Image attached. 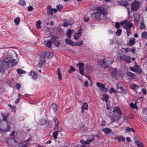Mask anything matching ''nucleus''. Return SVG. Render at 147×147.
Masks as SVG:
<instances>
[{
  "label": "nucleus",
  "instance_id": "nucleus-1",
  "mask_svg": "<svg viewBox=\"0 0 147 147\" xmlns=\"http://www.w3.org/2000/svg\"><path fill=\"white\" fill-rule=\"evenodd\" d=\"M14 55L16 56V58H18L17 54L14 51H9L6 58L0 61V71L1 73H4L9 67L15 65L17 63L18 60L13 57Z\"/></svg>",
  "mask_w": 147,
  "mask_h": 147
},
{
  "label": "nucleus",
  "instance_id": "nucleus-2",
  "mask_svg": "<svg viewBox=\"0 0 147 147\" xmlns=\"http://www.w3.org/2000/svg\"><path fill=\"white\" fill-rule=\"evenodd\" d=\"M96 9L97 11L91 15L92 18H96L99 21L107 19V11L105 8V5H102L100 7H98L96 8Z\"/></svg>",
  "mask_w": 147,
  "mask_h": 147
},
{
  "label": "nucleus",
  "instance_id": "nucleus-3",
  "mask_svg": "<svg viewBox=\"0 0 147 147\" xmlns=\"http://www.w3.org/2000/svg\"><path fill=\"white\" fill-rule=\"evenodd\" d=\"M113 109V111L111 113L110 115L112 122L119 119L121 115V112L119 107H114Z\"/></svg>",
  "mask_w": 147,
  "mask_h": 147
},
{
  "label": "nucleus",
  "instance_id": "nucleus-4",
  "mask_svg": "<svg viewBox=\"0 0 147 147\" xmlns=\"http://www.w3.org/2000/svg\"><path fill=\"white\" fill-rule=\"evenodd\" d=\"M111 59L108 57L104 59L103 61L100 60L98 62V63L100 65L107 67L109 65L112 64Z\"/></svg>",
  "mask_w": 147,
  "mask_h": 147
},
{
  "label": "nucleus",
  "instance_id": "nucleus-5",
  "mask_svg": "<svg viewBox=\"0 0 147 147\" xmlns=\"http://www.w3.org/2000/svg\"><path fill=\"white\" fill-rule=\"evenodd\" d=\"M3 117V121L6 123L7 128V129H2L0 128V129L1 131L3 132H6L7 131H9L10 129V127L9 126L8 122L7 121V116L5 115L4 114H1Z\"/></svg>",
  "mask_w": 147,
  "mask_h": 147
},
{
  "label": "nucleus",
  "instance_id": "nucleus-6",
  "mask_svg": "<svg viewBox=\"0 0 147 147\" xmlns=\"http://www.w3.org/2000/svg\"><path fill=\"white\" fill-rule=\"evenodd\" d=\"M140 3L135 1L131 5V10L133 11H136L138 10L139 7Z\"/></svg>",
  "mask_w": 147,
  "mask_h": 147
},
{
  "label": "nucleus",
  "instance_id": "nucleus-7",
  "mask_svg": "<svg viewBox=\"0 0 147 147\" xmlns=\"http://www.w3.org/2000/svg\"><path fill=\"white\" fill-rule=\"evenodd\" d=\"M6 143L10 146H14L17 145L19 143L14 138H10L8 139L6 141Z\"/></svg>",
  "mask_w": 147,
  "mask_h": 147
},
{
  "label": "nucleus",
  "instance_id": "nucleus-8",
  "mask_svg": "<svg viewBox=\"0 0 147 147\" xmlns=\"http://www.w3.org/2000/svg\"><path fill=\"white\" fill-rule=\"evenodd\" d=\"M47 14L49 15L53 16V13H56L57 10L56 9H53L51 6H48L47 7Z\"/></svg>",
  "mask_w": 147,
  "mask_h": 147
},
{
  "label": "nucleus",
  "instance_id": "nucleus-9",
  "mask_svg": "<svg viewBox=\"0 0 147 147\" xmlns=\"http://www.w3.org/2000/svg\"><path fill=\"white\" fill-rule=\"evenodd\" d=\"M45 57L43 56L41 54L40 57V59L39 62L38 64V66L40 67H42L45 63Z\"/></svg>",
  "mask_w": 147,
  "mask_h": 147
},
{
  "label": "nucleus",
  "instance_id": "nucleus-10",
  "mask_svg": "<svg viewBox=\"0 0 147 147\" xmlns=\"http://www.w3.org/2000/svg\"><path fill=\"white\" fill-rule=\"evenodd\" d=\"M41 54L45 57V58L46 57L48 59L51 58L53 56V54L49 51H45Z\"/></svg>",
  "mask_w": 147,
  "mask_h": 147
},
{
  "label": "nucleus",
  "instance_id": "nucleus-11",
  "mask_svg": "<svg viewBox=\"0 0 147 147\" xmlns=\"http://www.w3.org/2000/svg\"><path fill=\"white\" fill-rule=\"evenodd\" d=\"M92 138L86 141H84L83 140H82L80 141V142L82 144H89L90 142L93 141L94 140V138L93 136H90Z\"/></svg>",
  "mask_w": 147,
  "mask_h": 147
},
{
  "label": "nucleus",
  "instance_id": "nucleus-12",
  "mask_svg": "<svg viewBox=\"0 0 147 147\" xmlns=\"http://www.w3.org/2000/svg\"><path fill=\"white\" fill-rule=\"evenodd\" d=\"M83 32V30L82 28L80 29L78 32L76 33L74 36V38L75 39L78 40L81 36V34Z\"/></svg>",
  "mask_w": 147,
  "mask_h": 147
},
{
  "label": "nucleus",
  "instance_id": "nucleus-13",
  "mask_svg": "<svg viewBox=\"0 0 147 147\" xmlns=\"http://www.w3.org/2000/svg\"><path fill=\"white\" fill-rule=\"evenodd\" d=\"M52 43L55 42V45L57 47H58L59 46V43L58 42V38L56 36H55L52 38L50 40Z\"/></svg>",
  "mask_w": 147,
  "mask_h": 147
},
{
  "label": "nucleus",
  "instance_id": "nucleus-14",
  "mask_svg": "<svg viewBox=\"0 0 147 147\" xmlns=\"http://www.w3.org/2000/svg\"><path fill=\"white\" fill-rule=\"evenodd\" d=\"M119 58L122 60H124L128 63H130L131 62L130 57H129L126 56L124 55L119 56Z\"/></svg>",
  "mask_w": 147,
  "mask_h": 147
},
{
  "label": "nucleus",
  "instance_id": "nucleus-15",
  "mask_svg": "<svg viewBox=\"0 0 147 147\" xmlns=\"http://www.w3.org/2000/svg\"><path fill=\"white\" fill-rule=\"evenodd\" d=\"M29 75L31 78L34 80L36 79L37 77V73L32 71L29 73Z\"/></svg>",
  "mask_w": 147,
  "mask_h": 147
},
{
  "label": "nucleus",
  "instance_id": "nucleus-16",
  "mask_svg": "<svg viewBox=\"0 0 147 147\" xmlns=\"http://www.w3.org/2000/svg\"><path fill=\"white\" fill-rule=\"evenodd\" d=\"M117 92H118L126 93L125 89L121 86L119 87L118 85L117 86Z\"/></svg>",
  "mask_w": 147,
  "mask_h": 147
},
{
  "label": "nucleus",
  "instance_id": "nucleus-17",
  "mask_svg": "<svg viewBox=\"0 0 147 147\" xmlns=\"http://www.w3.org/2000/svg\"><path fill=\"white\" fill-rule=\"evenodd\" d=\"M73 32H74V30H71L70 29H68L66 31V34L69 38H71Z\"/></svg>",
  "mask_w": 147,
  "mask_h": 147
},
{
  "label": "nucleus",
  "instance_id": "nucleus-18",
  "mask_svg": "<svg viewBox=\"0 0 147 147\" xmlns=\"http://www.w3.org/2000/svg\"><path fill=\"white\" fill-rule=\"evenodd\" d=\"M129 42L130 46H133L135 43V39L134 38H131L129 39Z\"/></svg>",
  "mask_w": 147,
  "mask_h": 147
},
{
  "label": "nucleus",
  "instance_id": "nucleus-19",
  "mask_svg": "<svg viewBox=\"0 0 147 147\" xmlns=\"http://www.w3.org/2000/svg\"><path fill=\"white\" fill-rule=\"evenodd\" d=\"M117 3L119 5H121L123 6H126L127 5V3L122 1H117Z\"/></svg>",
  "mask_w": 147,
  "mask_h": 147
},
{
  "label": "nucleus",
  "instance_id": "nucleus-20",
  "mask_svg": "<svg viewBox=\"0 0 147 147\" xmlns=\"http://www.w3.org/2000/svg\"><path fill=\"white\" fill-rule=\"evenodd\" d=\"M102 131L104 132L105 133L107 134H109L110 132L112 131V130L111 129L109 128H104L102 129Z\"/></svg>",
  "mask_w": 147,
  "mask_h": 147
},
{
  "label": "nucleus",
  "instance_id": "nucleus-21",
  "mask_svg": "<svg viewBox=\"0 0 147 147\" xmlns=\"http://www.w3.org/2000/svg\"><path fill=\"white\" fill-rule=\"evenodd\" d=\"M134 67L136 69V71H137V73L139 74H140L142 72V70L140 69V67L138 65H136L134 66Z\"/></svg>",
  "mask_w": 147,
  "mask_h": 147
},
{
  "label": "nucleus",
  "instance_id": "nucleus-22",
  "mask_svg": "<svg viewBox=\"0 0 147 147\" xmlns=\"http://www.w3.org/2000/svg\"><path fill=\"white\" fill-rule=\"evenodd\" d=\"M110 71L112 73V76L114 77L116 75V74L117 71L116 69L115 68H112L110 69Z\"/></svg>",
  "mask_w": 147,
  "mask_h": 147
},
{
  "label": "nucleus",
  "instance_id": "nucleus-23",
  "mask_svg": "<svg viewBox=\"0 0 147 147\" xmlns=\"http://www.w3.org/2000/svg\"><path fill=\"white\" fill-rule=\"evenodd\" d=\"M57 72L58 75V79L59 80H61L62 77L60 68H58Z\"/></svg>",
  "mask_w": 147,
  "mask_h": 147
},
{
  "label": "nucleus",
  "instance_id": "nucleus-24",
  "mask_svg": "<svg viewBox=\"0 0 147 147\" xmlns=\"http://www.w3.org/2000/svg\"><path fill=\"white\" fill-rule=\"evenodd\" d=\"M54 130L57 131L58 132H61L62 131V129L61 127L59 126V125L57 126H55L54 128Z\"/></svg>",
  "mask_w": 147,
  "mask_h": 147
},
{
  "label": "nucleus",
  "instance_id": "nucleus-25",
  "mask_svg": "<svg viewBox=\"0 0 147 147\" xmlns=\"http://www.w3.org/2000/svg\"><path fill=\"white\" fill-rule=\"evenodd\" d=\"M20 18L19 17H17L14 20L15 24L16 25H18L20 22Z\"/></svg>",
  "mask_w": 147,
  "mask_h": 147
},
{
  "label": "nucleus",
  "instance_id": "nucleus-26",
  "mask_svg": "<svg viewBox=\"0 0 147 147\" xmlns=\"http://www.w3.org/2000/svg\"><path fill=\"white\" fill-rule=\"evenodd\" d=\"M130 88L131 89L136 90L138 88V86L136 84H133L130 85Z\"/></svg>",
  "mask_w": 147,
  "mask_h": 147
},
{
  "label": "nucleus",
  "instance_id": "nucleus-27",
  "mask_svg": "<svg viewBox=\"0 0 147 147\" xmlns=\"http://www.w3.org/2000/svg\"><path fill=\"white\" fill-rule=\"evenodd\" d=\"M96 85L98 87L100 88V89L102 88H104V87L105 86L104 84L98 82L96 83Z\"/></svg>",
  "mask_w": 147,
  "mask_h": 147
},
{
  "label": "nucleus",
  "instance_id": "nucleus-28",
  "mask_svg": "<svg viewBox=\"0 0 147 147\" xmlns=\"http://www.w3.org/2000/svg\"><path fill=\"white\" fill-rule=\"evenodd\" d=\"M17 71L18 73L19 74H25L26 73V71L23 70L21 69H17Z\"/></svg>",
  "mask_w": 147,
  "mask_h": 147
},
{
  "label": "nucleus",
  "instance_id": "nucleus-29",
  "mask_svg": "<svg viewBox=\"0 0 147 147\" xmlns=\"http://www.w3.org/2000/svg\"><path fill=\"white\" fill-rule=\"evenodd\" d=\"M65 42L66 43L71 45H73V42L72 41L68 39H67L65 40Z\"/></svg>",
  "mask_w": 147,
  "mask_h": 147
},
{
  "label": "nucleus",
  "instance_id": "nucleus-30",
  "mask_svg": "<svg viewBox=\"0 0 147 147\" xmlns=\"http://www.w3.org/2000/svg\"><path fill=\"white\" fill-rule=\"evenodd\" d=\"M41 22L40 20H39L36 22V26L38 29H40L41 28Z\"/></svg>",
  "mask_w": 147,
  "mask_h": 147
},
{
  "label": "nucleus",
  "instance_id": "nucleus-31",
  "mask_svg": "<svg viewBox=\"0 0 147 147\" xmlns=\"http://www.w3.org/2000/svg\"><path fill=\"white\" fill-rule=\"evenodd\" d=\"M125 29H126L127 37H128L131 34V30L130 29L128 28H126Z\"/></svg>",
  "mask_w": 147,
  "mask_h": 147
},
{
  "label": "nucleus",
  "instance_id": "nucleus-32",
  "mask_svg": "<svg viewBox=\"0 0 147 147\" xmlns=\"http://www.w3.org/2000/svg\"><path fill=\"white\" fill-rule=\"evenodd\" d=\"M109 98V96L107 94H104L103 95V99L104 100L107 101Z\"/></svg>",
  "mask_w": 147,
  "mask_h": 147
},
{
  "label": "nucleus",
  "instance_id": "nucleus-33",
  "mask_svg": "<svg viewBox=\"0 0 147 147\" xmlns=\"http://www.w3.org/2000/svg\"><path fill=\"white\" fill-rule=\"evenodd\" d=\"M19 4L22 6L26 5V2L24 0H20L19 1Z\"/></svg>",
  "mask_w": 147,
  "mask_h": 147
},
{
  "label": "nucleus",
  "instance_id": "nucleus-34",
  "mask_svg": "<svg viewBox=\"0 0 147 147\" xmlns=\"http://www.w3.org/2000/svg\"><path fill=\"white\" fill-rule=\"evenodd\" d=\"M122 30L120 29H119L116 32L115 34L117 36H119L121 34Z\"/></svg>",
  "mask_w": 147,
  "mask_h": 147
},
{
  "label": "nucleus",
  "instance_id": "nucleus-35",
  "mask_svg": "<svg viewBox=\"0 0 147 147\" xmlns=\"http://www.w3.org/2000/svg\"><path fill=\"white\" fill-rule=\"evenodd\" d=\"M53 120L55 124V126L59 125V122L57 118L56 117H54Z\"/></svg>",
  "mask_w": 147,
  "mask_h": 147
},
{
  "label": "nucleus",
  "instance_id": "nucleus-36",
  "mask_svg": "<svg viewBox=\"0 0 147 147\" xmlns=\"http://www.w3.org/2000/svg\"><path fill=\"white\" fill-rule=\"evenodd\" d=\"M118 140L119 142L124 141L125 139L124 137L123 136H119L118 137Z\"/></svg>",
  "mask_w": 147,
  "mask_h": 147
},
{
  "label": "nucleus",
  "instance_id": "nucleus-37",
  "mask_svg": "<svg viewBox=\"0 0 147 147\" xmlns=\"http://www.w3.org/2000/svg\"><path fill=\"white\" fill-rule=\"evenodd\" d=\"M82 108L83 109H88V107L87 103L86 102L84 103L82 107Z\"/></svg>",
  "mask_w": 147,
  "mask_h": 147
},
{
  "label": "nucleus",
  "instance_id": "nucleus-38",
  "mask_svg": "<svg viewBox=\"0 0 147 147\" xmlns=\"http://www.w3.org/2000/svg\"><path fill=\"white\" fill-rule=\"evenodd\" d=\"M84 64L81 62L79 63L77 65L79 68L84 67Z\"/></svg>",
  "mask_w": 147,
  "mask_h": 147
},
{
  "label": "nucleus",
  "instance_id": "nucleus-39",
  "mask_svg": "<svg viewBox=\"0 0 147 147\" xmlns=\"http://www.w3.org/2000/svg\"><path fill=\"white\" fill-rule=\"evenodd\" d=\"M58 132L57 131H54L53 134V138L54 139H56L57 138V136L58 135Z\"/></svg>",
  "mask_w": 147,
  "mask_h": 147
},
{
  "label": "nucleus",
  "instance_id": "nucleus-40",
  "mask_svg": "<svg viewBox=\"0 0 147 147\" xmlns=\"http://www.w3.org/2000/svg\"><path fill=\"white\" fill-rule=\"evenodd\" d=\"M13 79L12 78H10L7 81V84L10 86L12 82Z\"/></svg>",
  "mask_w": 147,
  "mask_h": 147
},
{
  "label": "nucleus",
  "instance_id": "nucleus-41",
  "mask_svg": "<svg viewBox=\"0 0 147 147\" xmlns=\"http://www.w3.org/2000/svg\"><path fill=\"white\" fill-rule=\"evenodd\" d=\"M83 41H81L76 42L75 45L77 46H80L82 45L83 44Z\"/></svg>",
  "mask_w": 147,
  "mask_h": 147
},
{
  "label": "nucleus",
  "instance_id": "nucleus-42",
  "mask_svg": "<svg viewBox=\"0 0 147 147\" xmlns=\"http://www.w3.org/2000/svg\"><path fill=\"white\" fill-rule=\"evenodd\" d=\"M79 71L80 73L81 74L82 76H84L85 75V74L84 73V67L79 68Z\"/></svg>",
  "mask_w": 147,
  "mask_h": 147
},
{
  "label": "nucleus",
  "instance_id": "nucleus-43",
  "mask_svg": "<svg viewBox=\"0 0 147 147\" xmlns=\"http://www.w3.org/2000/svg\"><path fill=\"white\" fill-rule=\"evenodd\" d=\"M51 45L52 42L50 40H49L47 41L46 43V46L49 48H51Z\"/></svg>",
  "mask_w": 147,
  "mask_h": 147
},
{
  "label": "nucleus",
  "instance_id": "nucleus-44",
  "mask_svg": "<svg viewBox=\"0 0 147 147\" xmlns=\"http://www.w3.org/2000/svg\"><path fill=\"white\" fill-rule=\"evenodd\" d=\"M63 21L64 23L63 24V26L66 27L69 25V23H68V22L66 19H65L63 20Z\"/></svg>",
  "mask_w": 147,
  "mask_h": 147
},
{
  "label": "nucleus",
  "instance_id": "nucleus-45",
  "mask_svg": "<svg viewBox=\"0 0 147 147\" xmlns=\"http://www.w3.org/2000/svg\"><path fill=\"white\" fill-rule=\"evenodd\" d=\"M51 107L54 111L57 110V106L55 104H53L51 105Z\"/></svg>",
  "mask_w": 147,
  "mask_h": 147
},
{
  "label": "nucleus",
  "instance_id": "nucleus-46",
  "mask_svg": "<svg viewBox=\"0 0 147 147\" xmlns=\"http://www.w3.org/2000/svg\"><path fill=\"white\" fill-rule=\"evenodd\" d=\"M76 71V69L73 66H71L70 67V69L69 70V72L70 73H72L73 71Z\"/></svg>",
  "mask_w": 147,
  "mask_h": 147
},
{
  "label": "nucleus",
  "instance_id": "nucleus-47",
  "mask_svg": "<svg viewBox=\"0 0 147 147\" xmlns=\"http://www.w3.org/2000/svg\"><path fill=\"white\" fill-rule=\"evenodd\" d=\"M140 16H138V17L134 18V20L136 21L138 24L139 23L140 21Z\"/></svg>",
  "mask_w": 147,
  "mask_h": 147
},
{
  "label": "nucleus",
  "instance_id": "nucleus-48",
  "mask_svg": "<svg viewBox=\"0 0 147 147\" xmlns=\"http://www.w3.org/2000/svg\"><path fill=\"white\" fill-rule=\"evenodd\" d=\"M134 140L136 144L140 142L139 140V138L138 137L136 136H135Z\"/></svg>",
  "mask_w": 147,
  "mask_h": 147
},
{
  "label": "nucleus",
  "instance_id": "nucleus-49",
  "mask_svg": "<svg viewBox=\"0 0 147 147\" xmlns=\"http://www.w3.org/2000/svg\"><path fill=\"white\" fill-rule=\"evenodd\" d=\"M145 25L143 22L142 21L141 22V24L140 26V28L141 29H142L145 28Z\"/></svg>",
  "mask_w": 147,
  "mask_h": 147
},
{
  "label": "nucleus",
  "instance_id": "nucleus-50",
  "mask_svg": "<svg viewBox=\"0 0 147 147\" xmlns=\"http://www.w3.org/2000/svg\"><path fill=\"white\" fill-rule=\"evenodd\" d=\"M147 35V33L146 32H144L142 33V37L143 39H145V37Z\"/></svg>",
  "mask_w": 147,
  "mask_h": 147
},
{
  "label": "nucleus",
  "instance_id": "nucleus-51",
  "mask_svg": "<svg viewBox=\"0 0 147 147\" xmlns=\"http://www.w3.org/2000/svg\"><path fill=\"white\" fill-rule=\"evenodd\" d=\"M130 106L131 108L134 109H136L138 108L136 106V105L134 104L132 102H131L130 103Z\"/></svg>",
  "mask_w": 147,
  "mask_h": 147
},
{
  "label": "nucleus",
  "instance_id": "nucleus-52",
  "mask_svg": "<svg viewBox=\"0 0 147 147\" xmlns=\"http://www.w3.org/2000/svg\"><path fill=\"white\" fill-rule=\"evenodd\" d=\"M63 6L61 5H57L56 6L57 9L58 11L60 10L63 8Z\"/></svg>",
  "mask_w": 147,
  "mask_h": 147
},
{
  "label": "nucleus",
  "instance_id": "nucleus-53",
  "mask_svg": "<svg viewBox=\"0 0 147 147\" xmlns=\"http://www.w3.org/2000/svg\"><path fill=\"white\" fill-rule=\"evenodd\" d=\"M133 26V24L131 23V24H130L129 25H128L127 26H123V28H130V29Z\"/></svg>",
  "mask_w": 147,
  "mask_h": 147
},
{
  "label": "nucleus",
  "instance_id": "nucleus-54",
  "mask_svg": "<svg viewBox=\"0 0 147 147\" xmlns=\"http://www.w3.org/2000/svg\"><path fill=\"white\" fill-rule=\"evenodd\" d=\"M130 69L134 72H136L137 73V71H136V69L134 67H129Z\"/></svg>",
  "mask_w": 147,
  "mask_h": 147
},
{
  "label": "nucleus",
  "instance_id": "nucleus-55",
  "mask_svg": "<svg viewBox=\"0 0 147 147\" xmlns=\"http://www.w3.org/2000/svg\"><path fill=\"white\" fill-rule=\"evenodd\" d=\"M91 136H93L94 138L96 137L97 138H99L100 137V134L99 133H98L97 135H95L94 136V135H91Z\"/></svg>",
  "mask_w": 147,
  "mask_h": 147
},
{
  "label": "nucleus",
  "instance_id": "nucleus-56",
  "mask_svg": "<svg viewBox=\"0 0 147 147\" xmlns=\"http://www.w3.org/2000/svg\"><path fill=\"white\" fill-rule=\"evenodd\" d=\"M124 23L126 25L125 26H127L128 25H129V24H131V23L129 22H123L121 23V25L122 26L123 25V24Z\"/></svg>",
  "mask_w": 147,
  "mask_h": 147
},
{
  "label": "nucleus",
  "instance_id": "nucleus-57",
  "mask_svg": "<svg viewBox=\"0 0 147 147\" xmlns=\"http://www.w3.org/2000/svg\"><path fill=\"white\" fill-rule=\"evenodd\" d=\"M115 27L116 28H118L120 27V24L119 22H116L115 25Z\"/></svg>",
  "mask_w": 147,
  "mask_h": 147
},
{
  "label": "nucleus",
  "instance_id": "nucleus-58",
  "mask_svg": "<svg viewBox=\"0 0 147 147\" xmlns=\"http://www.w3.org/2000/svg\"><path fill=\"white\" fill-rule=\"evenodd\" d=\"M131 51L133 54L136 53V48L135 47H132L131 49Z\"/></svg>",
  "mask_w": 147,
  "mask_h": 147
},
{
  "label": "nucleus",
  "instance_id": "nucleus-59",
  "mask_svg": "<svg viewBox=\"0 0 147 147\" xmlns=\"http://www.w3.org/2000/svg\"><path fill=\"white\" fill-rule=\"evenodd\" d=\"M138 147H143L142 143L141 142H139L136 144Z\"/></svg>",
  "mask_w": 147,
  "mask_h": 147
},
{
  "label": "nucleus",
  "instance_id": "nucleus-60",
  "mask_svg": "<svg viewBox=\"0 0 147 147\" xmlns=\"http://www.w3.org/2000/svg\"><path fill=\"white\" fill-rule=\"evenodd\" d=\"M28 11H31L34 9L32 6H29L28 7Z\"/></svg>",
  "mask_w": 147,
  "mask_h": 147
},
{
  "label": "nucleus",
  "instance_id": "nucleus-61",
  "mask_svg": "<svg viewBox=\"0 0 147 147\" xmlns=\"http://www.w3.org/2000/svg\"><path fill=\"white\" fill-rule=\"evenodd\" d=\"M127 74L128 76H131V77H133L134 76V74L132 73L129 71L127 72Z\"/></svg>",
  "mask_w": 147,
  "mask_h": 147
},
{
  "label": "nucleus",
  "instance_id": "nucleus-62",
  "mask_svg": "<svg viewBox=\"0 0 147 147\" xmlns=\"http://www.w3.org/2000/svg\"><path fill=\"white\" fill-rule=\"evenodd\" d=\"M116 92L115 90L113 88H111V91H110V93H111L112 92L115 93Z\"/></svg>",
  "mask_w": 147,
  "mask_h": 147
},
{
  "label": "nucleus",
  "instance_id": "nucleus-63",
  "mask_svg": "<svg viewBox=\"0 0 147 147\" xmlns=\"http://www.w3.org/2000/svg\"><path fill=\"white\" fill-rule=\"evenodd\" d=\"M100 90L101 91H103V92H105L107 91V88H105V86L104 87V88H103L100 89Z\"/></svg>",
  "mask_w": 147,
  "mask_h": 147
},
{
  "label": "nucleus",
  "instance_id": "nucleus-64",
  "mask_svg": "<svg viewBox=\"0 0 147 147\" xmlns=\"http://www.w3.org/2000/svg\"><path fill=\"white\" fill-rule=\"evenodd\" d=\"M125 131L126 132H130V128L129 127H127L125 129Z\"/></svg>",
  "mask_w": 147,
  "mask_h": 147
}]
</instances>
